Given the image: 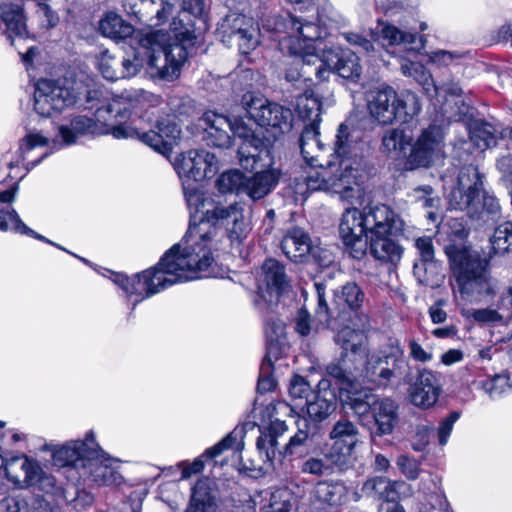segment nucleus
Segmentation results:
<instances>
[{
  "mask_svg": "<svg viewBox=\"0 0 512 512\" xmlns=\"http://www.w3.org/2000/svg\"><path fill=\"white\" fill-rule=\"evenodd\" d=\"M171 31L173 36L161 30L141 35L135 53L119 61V78L136 75L144 65V57L152 78L164 81L179 78L188 58V49L196 43V36L191 26L178 18H173Z\"/></svg>",
  "mask_w": 512,
  "mask_h": 512,
  "instance_id": "f03ea898",
  "label": "nucleus"
},
{
  "mask_svg": "<svg viewBox=\"0 0 512 512\" xmlns=\"http://www.w3.org/2000/svg\"><path fill=\"white\" fill-rule=\"evenodd\" d=\"M334 468L338 469V463L328 457V450L323 452V458L311 457L302 464V471L317 476L324 475Z\"/></svg>",
  "mask_w": 512,
  "mask_h": 512,
  "instance_id": "680f3d73",
  "label": "nucleus"
},
{
  "mask_svg": "<svg viewBox=\"0 0 512 512\" xmlns=\"http://www.w3.org/2000/svg\"><path fill=\"white\" fill-rule=\"evenodd\" d=\"M199 126L204 129V139L208 145L228 147L231 143L230 119L225 115L208 111L199 119Z\"/></svg>",
  "mask_w": 512,
  "mask_h": 512,
  "instance_id": "7c9ffc66",
  "label": "nucleus"
},
{
  "mask_svg": "<svg viewBox=\"0 0 512 512\" xmlns=\"http://www.w3.org/2000/svg\"><path fill=\"white\" fill-rule=\"evenodd\" d=\"M445 252L462 300L481 303L497 296V282L489 276L484 261L476 251L464 246L449 245Z\"/></svg>",
  "mask_w": 512,
  "mask_h": 512,
  "instance_id": "20e7f679",
  "label": "nucleus"
},
{
  "mask_svg": "<svg viewBox=\"0 0 512 512\" xmlns=\"http://www.w3.org/2000/svg\"><path fill=\"white\" fill-rule=\"evenodd\" d=\"M412 146V135L403 128L387 130L382 137V149L393 159L405 157L407 148Z\"/></svg>",
  "mask_w": 512,
  "mask_h": 512,
  "instance_id": "a19ab883",
  "label": "nucleus"
},
{
  "mask_svg": "<svg viewBox=\"0 0 512 512\" xmlns=\"http://www.w3.org/2000/svg\"><path fill=\"white\" fill-rule=\"evenodd\" d=\"M0 17L6 24L7 35L13 46L17 47V40L28 38L23 10L19 5L6 3L0 5Z\"/></svg>",
  "mask_w": 512,
  "mask_h": 512,
  "instance_id": "f704fd0d",
  "label": "nucleus"
},
{
  "mask_svg": "<svg viewBox=\"0 0 512 512\" xmlns=\"http://www.w3.org/2000/svg\"><path fill=\"white\" fill-rule=\"evenodd\" d=\"M363 334L349 325L337 331L335 341L350 357L357 358L362 354Z\"/></svg>",
  "mask_w": 512,
  "mask_h": 512,
  "instance_id": "6e6d98bb",
  "label": "nucleus"
},
{
  "mask_svg": "<svg viewBox=\"0 0 512 512\" xmlns=\"http://www.w3.org/2000/svg\"><path fill=\"white\" fill-rule=\"evenodd\" d=\"M336 409V396L330 389V382L322 379L317 389L307 395L305 411L313 422H322Z\"/></svg>",
  "mask_w": 512,
  "mask_h": 512,
  "instance_id": "cd10ccee",
  "label": "nucleus"
},
{
  "mask_svg": "<svg viewBox=\"0 0 512 512\" xmlns=\"http://www.w3.org/2000/svg\"><path fill=\"white\" fill-rule=\"evenodd\" d=\"M444 132L440 126L423 129L411 146L407 164L411 169L429 167L444 158Z\"/></svg>",
  "mask_w": 512,
  "mask_h": 512,
  "instance_id": "dca6fc26",
  "label": "nucleus"
},
{
  "mask_svg": "<svg viewBox=\"0 0 512 512\" xmlns=\"http://www.w3.org/2000/svg\"><path fill=\"white\" fill-rule=\"evenodd\" d=\"M367 230L370 235L402 232L404 222L387 205L365 208Z\"/></svg>",
  "mask_w": 512,
  "mask_h": 512,
  "instance_id": "c85d7f7f",
  "label": "nucleus"
},
{
  "mask_svg": "<svg viewBox=\"0 0 512 512\" xmlns=\"http://www.w3.org/2000/svg\"><path fill=\"white\" fill-rule=\"evenodd\" d=\"M230 131L242 139L238 156L244 169L252 170L263 152L268 154L265 139L256 129L249 126L242 118L230 119Z\"/></svg>",
  "mask_w": 512,
  "mask_h": 512,
  "instance_id": "6ab92c4d",
  "label": "nucleus"
},
{
  "mask_svg": "<svg viewBox=\"0 0 512 512\" xmlns=\"http://www.w3.org/2000/svg\"><path fill=\"white\" fill-rule=\"evenodd\" d=\"M314 286L318 302L316 314L321 322H326L328 325H332V320L343 324L352 322L365 298L363 291L355 282H348L341 287L340 291L335 292L334 307L330 310L325 298V285L316 282Z\"/></svg>",
  "mask_w": 512,
  "mask_h": 512,
  "instance_id": "6e6552de",
  "label": "nucleus"
},
{
  "mask_svg": "<svg viewBox=\"0 0 512 512\" xmlns=\"http://www.w3.org/2000/svg\"><path fill=\"white\" fill-rule=\"evenodd\" d=\"M187 508L200 512L215 510L216 501L208 479H200L192 488L191 501Z\"/></svg>",
  "mask_w": 512,
  "mask_h": 512,
  "instance_id": "3c124183",
  "label": "nucleus"
},
{
  "mask_svg": "<svg viewBox=\"0 0 512 512\" xmlns=\"http://www.w3.org/2000/svg\"><path fill=\"white\" fill-rule=\"evenodd\" d=\"M280 175V171L273 168L246 177L244 194L253 200L264 198L277 186Z\"/></svg>",
  "mask_w": 512,
  "mask_h": 512,
  "instance_id": "c9c22d12",
  "label": "nucleus"
},
{
  "mask_svg": "<svg viewBox=\"0 0 512 512\" xmlns=\"http://www.w3.org/2000/svg\"><path fill=\"white\" fill-rule=\"evenodd\" d=\"M281 248L284 254L295 262L302 261L308 255L321 265H327L332 261L330 253L318 246H313L307 233L298 227L287 231L281 241Z\"/></svg>",
  "mask_w": 512,
  "mask_h": 512,
  "instance_id": "412c9836",
  "label": "nucleus"
},
{
  "mask_svg": "<svg viewBox=\"0 0 512 512\" xmlns=\"http://www.w3.org/2000/svg\"><path fill=\"white\" fill-rule=\"evenodd\" d=\"M118 463V459L108 455L97 444L88 449V461L83 464L80 477L96 487L119 486L124 479L118 470Z\"/></svg>",
  "mask_w": 512,
  "mask_h": 512,
  "instance_id": "4468645a",
  "label": "nucleus"
},
{
  "mask_svg": "<svg viewBox=\"0 0 512 512\" xmlns=\"http://www.w3.org/2000/svg\"><path fill=\"white\" fill-rule=\"evenodd\" d=\"M396 121L403 123L413 120L421 111L419 97L410 90L397 93V105H395Z\"/></svg>",
  "mask_w": 512,
  "mask_h": 512,
  "instance_id": "864d4df0",
  "label": "nucleus"
},
{
  "mask_svg": "<svg viewBox=\"0 0 512 512\" xmlns=\"http://www.w3.org/2000/svg\"><path fill=\"white\" fill-rule=\"evenodd\" d=\"M98 69L104 78L116 81L119 78V61L108 51H103L98 58Z\"/></svg>",
  "mask_w": 512,
  "mask_h": 512,
  "instance_id": "338daca9",
  "label": "nucleus"
},
{
  "mask_svg": "<svg viewBox=\"0 0 512 512\" xmlns=\"http://www.w3.org/2000/svg\"><path fill=\"white\" fill-rule=\"evenodd\" d=\"M441 384L436 373L428 369L418 372L417 378L409 389L411 402L421 408H430L438 400Z\"/></svg>",
  "mask_w": 512,
  "mask_h": 512,
  "instance_id": "bb28decb",
  "label": "nucleus"
},
{
  "mask_svg": "<svg viewBox=\"0 0 512 512\" xmlns=\"http://www.w3.org/2000/svg\"><path fill=\"white\" fill-rule=\"evenodd\" d=\"M344 406L353 411L358 420L364 425L377 398L370 389L360 387L358 381L340 393Z\"/></svg>",
  "mask_w": 512,
  "mask_h": 512,
  "instance_id": "2f4dec72",
  "label": "nucleus"
},
{
  "mask_svg": "<svg viewBox=\"0 0 512 512\" xmlns=\"http://www.w3.org/2000/svg\"><path fill=\"white\" fill-rule=\"evenodd\" d=\"M507 135L512 140V129L499 131L489 123H476L470 131V139L472 143L484 151L498 144L500 140H504Z\"/></svg>",
  "mask_w": 512,
  "mask_h": 512,
  "instance_id": "ea45409f",
  "label": "nucleus"
},
{
  "mask_svg": "<svg viewBox=\"0 0 512 512\" xmlns=\"http://www.w3.org/2000/svg\"><path fill=\"white\" fill-rule=\"evenodd\" d=\"M181 130L175 122V117L167 116L159 119L156 130L140 132L134 138H139L143 143L161 154H167L172 146L180 139Z\"/></svg>",
  "mask_w": 512,
  "mask_h": 512,
  "instance_id": "b1692460",
  "label": "nucleus"
},
{
  "mask_svg": "<svg viewBox=\"0 0 512 512\" xmlns=\"http://www.w3.org/2000/svg\"><path fill=\"white\" fill-rule=\"evenodd\" d=\"M490 242L496 254L512 252V221H507L497 226L490 238Z\"/></svg>",
  "mask_w": 512,
  "mask_h": 512,
  "instance_id": "052dcab7",
  "label": "nucleus"
},
{
  "mask_svg": "<svg viewBox=\"0 0 512 512\" xmlns=\"http://www.w3.org/2000/svg\"><path fill=\"white\" fill-rule=\"evenodd\" d=\"M393 233L370 235V253L382 262L397 263L402 256V248L390 236Z\"/></svg>",
  "mask_w": 512,
  "mask_h": 512,
  "instance_id": "4c0bfd02",
  "label": "nucleus"
},
{
  "mask_svg": "<svg viewBox=\"0 0 512 512\" xmlns=\"http://www.w3.org/2000/svg\"><path fill=\"white\" fill-rule=\"evenodd\" d=\"M242 104L250 119L271 132L274 139L292 129L293 113L289 108L251 92L243 95Z\"/></svg>",
  "mask_w": 512,
  "mask_h": 512,
  "instance_id": "1a4fd4ad",
  "label": "nucleus"
},
{
  "mask_svg": "<svg viewBox=\"0 0 512 512\" xmlns=\"http://www.w3.org/2000/svg\"><path fill=\"white\" fill-rule=\"evenodd\" d=\"M266 354L265 356L278 360L286 346L285 324L279 319L268 320L265 324Z\"/></svg>",
  "mask_w": 512,
  "mask_h": 512,
  "instance_id": "79ce46f5",
  "label": "nucleus"
},
{
  "mask_svg": "<svg viewBox=\"0 0 512 512\" xmlns=\"http://www.w3.org/2000/svg\"><path fill=\"white\" fill-rule=\"evenodd\" d=\"M419 251L421 263L414 265V274L418 281L426 286L433 287L440 281V266L434 261V247L430 237H420L415 241Z\"/></svg>",
  "mask_w": 512,
  "mask_h": 512,
  "instance_id": "c756f323",
  "label": "nucleus"
},
{
  "mask_svg": "<svg viewBox=\"0 0 512 512\" xmlns=\"http://www.w3.org/2000/svg\"><path fill=\"white\" fill-rule=\"evenodd\" d=\"M349 128L341 124L335 140V153L343 159L338 163L328 162L326 166L314 162L305 169L304 183L310 191H324L338 194L342 200L353 205L364 203L365 191L352 167L348 154Z\"/></svg>",
  "mask_w": 512,
  "mask_h": 512,
  "instance_id": "7ed1b4c3",
  "label": "nucleus"
},
{
  "mask_svg": "<svg viewBox=\"0 0 512 512\" xmlns=\"http://www.w3.org/2000/svg\"><path fill=\"white\" fill-rule=\"evenodd\" d=\"M401 72L405 76L414 78L420 85H422L428 96L432 97L433 93H437L438 87L434 84L432 75L422 64L404 60L401 63Z\"/></svg>",
  "mask_w": 512,
  "mask_h": 512,
  "instance_id": "13d9d810",
  "label": "nucleus"
},
{
  "mask_svg": "<svg viewBox=\"0 0 512 512\" xmlns=\"http://www.w3.org/2000/svg\"><path fill=\"white\" fill-rule=\"evenodd\" d=\"M48 144V139L44 137L40 133H28L23 139H21L19 143V148L17 150V159L15 161H11L9 163V168H13L14 166H19L23 163L25 169L28 171L46 156V154L42 155L35 161L25 162L28 158V154L37 147H44Z\"/></svg>",
  "mask_w": 512,
  "mask_h": 512,
  "instance_id": "49530a36",
  "label": "nucleus"
},
{
  "mask_svg": "<svg viewBox=\"0 0 512 512\" xmlns=\"http://www.w3.org/2000/svg\"><path fill=\"white\" fill-rule=\"evenodd\" d=\"M266 410L274 419H271L267 430L261 433L257 439L256 445L261 453H265L267 460L272 461L277 453L279 455L282 454L278 439L288 431V426L285 421L280 420L277 416L280 414L292 415L294 410L285 401H278L275 404H271L266 407Z\"/></svg>",
  "mask_w": 512,
  "mask_h": 512,
  "instance_id": "aec40b11",
  "label": "nucleus"
},
{
  "mask_svg": "<svg viewBox=\"0 0 512 512\" xmlns=\"http://www.w3.org/2000/svg\"><path fill=\"white\" fill-rule=\"evenodd\" d=\"M357 360V358L350 357L349 354H345L342 356L340 361L330 363L327 368V374L334 378L338 385L340 393L347 389L349 386L351 387L356 381H358V368H355L352 371L350 363H353Z\"/></svg>",
  "mask_w": 512,
  "mask_h": 512,
  "instance_id": "a18cd8bd",
  "label": "nucleus"
},
{
  "mask_svg": "<svg viewBox=\"0 0 512 512\" xmlns=\"http://www.w3.org/2000/svg\"><path fill=\"white\" fill-rule=\"evenodd\" d=\"M206 221L191 224L182 240L174 244L156 266L128 277L112 273V281L128 296H136L133 309L140 301L172 285L202 277L214 261L216 226L223 227L231 237L239 238L246 230L243 206L237 202L215 201L207 211Z\"/></svg>",
  "mask_w": 512,
  "mask_h": 512,
  "instance_id": "f257e3e1",
  "label": "nucleus"
},
{
  "mask_svg": "<svg viewBox=\"0 0 512 512\" xmlns=\"http://www.w3.org/2000/svg\"><path fill=\"white\" fill-rule=\"evenodd\" d=\"M274 361H276L274 358L265 356L261 363L257 384V389L260 393L270 392L274 390L276 386V381L272 376Z\"/></svg>",
  "mask_w": 512,
  "mask_h": 512,
  "instance_id": "774afa93",
  "label": "nucleus"
},
{
  "mask_svg": "<svg viewBox=\"0 0 512 512\" xmlns=\"http://www.w3.org/2000/svg\"><path fill=\"white\" fill-rule=\"evenodd\" d=\"M294 506V496L287 488L277 489L270 494L269 511L291 512Z\"/></svg>",
  "mask_w": 512,
  "mask_h": 512,
  "instance_id": "e2e57ef3",
  "label": "nucleus"
},
{
  "mask_svg": "<svg viewBox=\"0 0 512 512\" xmlns=\"http://www.w3.org/2000/svg\"><path fill=\"white\" fill-rule=\"evenodd\" d=\"M371 415L378 436L389 435L398 422V405L391 398L377 399L372 406Z\"/></svg>",
  "mask_w": 512,
  "mask_h": 512,
  "instance_id": "473e14b6",
  "label": "nucleus"
},
{
  "mask_svg": "<svg viewBox=\"0 0 512 512\" xmlns=\"http://www.w3.org/2000/svg\"><path fill=\"white\" fill-rule=\"evenodd\" d=\"M0 230L8 231L12 230L20 234H25L32 236L36 239L45 241L58 247L59 249H63L61 246L53 243L52 241L46 239L44 236L37 234L31 228H29L19 217L17 212L12 209L11 211L0 210Z\"/></svg>",
  "mask_w": 512,
  "mask_h": 512,
  "instance_id": "5fc2aeb1",
  "label": "nucleus"
},
{
  "mask_svg": "<svg viewBox=\"0 0 512 512\" xmlns=\"http://www.w3.org/2000/svg\"><path fill=\"white\" fill-rule=\"evenodd\" d=\"M295 423L297 431L283 446L281 454L283 456L301 454L314 443V438L317 434V426L311 424L305 417H298Z\"/></svg>",
  "mask_w": 512,
  "mask_h": 512,
  "instance_id": "e433bc0d",
  "label": "nucleus"
},
{
  "mask_svg": "<svg viewBox=\"0 0 512 512\" xmlns=\"http://www.w3.org/2000/svg\"><path fill=\"white\" fill-rule=\"evenodd\" d=\"M358 378L375 387H388L391 383L411 380V366L398 340L389 341L367 355L358 369Z\"/></svg>",
  "mask_w": 512,
  "mask_h": 512,
  "instance_id": "423d86ee",
  "label": "nucleus"
},
{
  "mask_svg": "<svg viewBox=\"0 0 512 512\" xmlns=\"http://www.w3.org/2000/svg\"><path fill=\"white\" fill-rule=\"evenodd\" d=\"M78 94L68 79H41L34 91V110L41 117H52L73 106Z\"/></svg>",
  "mask_w": 512,
  "mask_h": 512,
  "instance_id": "9d476101",
  "label": "nucleus"
},
{
  "mask_svg": "<svg viewBox=\"0 0 512 512\" xmlns=\"http://www.w3.org/2000/svg\"><path fill=\"white\" fill-rule=\"evenodd\" d=\"M358 428L349 420L337 421L330 433L332 444L327 447L328 457L338 463L339 470H346L355 462L354 449L359 442Z\"/></svg>",
  "mask_w": 512,
  "mask_h": 512,
  "instance_id": "f3484780",
  "label": "nucleus"
},
{
  "mask_svg": "<svg viewBox=\"0 0 512 512\" xmlns=\"http://www.w3.org/2000/svg\"><path fill=\"white\" fill-rule=\"evenodd\" d=\"M97 442L92 431L88 432L84 440L67 442L53 452V461L56 465L72 466L83 471V464L88 461V449L96 447Z\"/></svg>",
  "mask_w": 512,
  "mask_h": 512,
  "instance_id": "393cba45",
  "label": "nucleus"
},
{
  "mask_svg": "<svg viewBox=\"0 0 512 512\" xmlns=\"http://www.w3.org/2000/svg\"><path fill=\"white\" fill-rule=\"evenodd\" d=\"M288 287V279L282 263L267 259L262 265L258 289L261 297L268 302L277 299Z\"/></svg>",
  "mask_w": 512,
  "mask_h": 512,
  "instance_id": "a878e982",
  "label": "nucleus"
},
{
  "mask_svg": "<svg viewBox=\"0 0 512 512\" xmlns=\"http://www.w3.org/2000/svg\"><path fill=\"white\" fill-rule=\"evenodd\" d=\"M367 110L371 118L380 125H391L396 121L397 92L389 85L376 87L366 94Z\"/></svg>",
  "mask_w": 512,
  "mask_h": 512,
  "instance_id": "5701e85b",
  "label": "nucleus"
},
{
  "mask_svg": "<svg viewBox=\"0 0 512 512\" xmlns=\"http://www.w3.org/2000/svg\"><path fill=\"white\" fill-rule=\"evenodd\" d=\"M482 388L491 399H499L511 390L510 377L504 374L495 375L493 378L484 381Z\"/></svg>",
  "mask_w": 512,
  "mask_h": 512,
  "instance_id": "0e129e2a",
  "label": "nucleus"
},
{
  "mask_svg": "<svg viewBox=\"0 0 512 512\" xmlns=\"http://www.w3.org/2000/svg\"><path fill=\"white\" fill-rule=\"evenodd\" d=\"M362 493L379 500L392 502L396 500L394 484L386 477H373L362 486Z\"/></svg>",
  "mask_w": 512,
  "mask_h": 512,
  "instance_id": "4d7b16f0",
  "label": "nucleus"
},
{
  "mask_svg": "<svg viewBox=\"0 0 512 512\" xmlns=\"http://www.w3.org/2000/svg\"><path fill=\"white\" fill-rule=\"evenodd\" d=\"M345 498L346 489L342 484L321 482L315 488L313 505L319 509L323 508L322 505L339 506Z\"/></svg>",
  "mask_w": 512,
  "mask_h": 512,
  "instance_id": "de8ad7c7",
  "label": "nucleus"
},
{
  "mask_svg": "<svg viewBox=\"0 0 512 512\" xmlns=\"http://www.w3.org/2000/svg\"><path fill=\"white\" fill-rule=\"evenodd\" d=\"M99 31L107 38L122 40L134 33V27L116 13L108 12L99 21Z\"/></svg>",
  "mask_w": 512,
  "mask_h": 512,
  "instance_id": "c03bdc74",
  "label": "nucleus"
},
{
  "mask_svg": "<svg viewBox=\"0 0 512 512\" xmlns=\"http://www.w3.org/2000/svg\"><path fill=\"white\" fill-rule=\"evenodd\" d=\"M132 104L125 96L114 97L109 103L98 108L95 112V122L102 128V133L110 132L115 138H134L139 130L122 121L130 116Z\"/></svg>",
  "mask_w": 512,
  "mask_h": 512,
  "instance_id": "2eb2a0df",
  "label": "nucleus"
},
{
  "mask_svg": "<svg viewBox=\"0 0 512 512\" xmlns=\"http://www.w3.org/2000/svg\"><path fill=\"white\" fill-rule=\"evenodd\" d=\"M496 301L492 306L486 308L472 309L469 316L478 324L481 325H503L505 324L504 310V296L497 295Z\"/></svg>",
  "mask_w": 512,
  "mask_h": 512,
  "instance_id": "603ef678",
  "label": "nucleus"
},
{
  "mask_svg": "<svg viewBox=\"0 0 512 512\" xmlns=\"http://www.w3.org/2000/svg\"><path fill=\"white\" fill-rule=\"evenodd\" d=\"M339 232L341 238L348 239L352 236L366 235L368 230L365 212H361L357 208H347L342 214Z\"/></svg>",
  "mask_w": 512,
  "mask_h": 512,
  "instance_id": "8fccbe9b",
  "label": "nucleus"
},
{
  "mask_svg": "<svg viewBox=\"0 0 512 512\" xmlns=\"http://www.w3.org/2000/svg\"><path fill=\"white\" fill-rule=\"evenodd\" d=\"M246 176L239 170H229L222 173L217 181V189L221 193H244Z\"/></svg>",
  "mask_w": 512,
  "mask_h": 512,
  "instance_id": "bf43d9fd",
  "label": "nucleus"
},
{
  "mask_svg": "<svg viewBox=\"0 0 512 512\" xmlns=\"http://www.w3.org/2000/svg\"><path fill=\"white\" fill-rule=\"evenodd\" d=\"M218 33L223 43L236 44L242 54H249L260 44V29L255 21L243 14L231 13L221 22Z\"/></svg>",
  "mask_w": 512,
  "mask_h": 512,
  "instance_id": "f8f14e48",
  "label": "nucleus"
},
{
  "mask_svg": "<svg viewBox=\"0 0 512 512\" xmlns=\"http://www.w3.org/2000/svg\"><path fill=\"white\" fill-rule=\"evenodd\" d=\"M319 125H306L300 137L301 154L307 164L319 162L324 145L319 138Z\"/></svg>",
  "mask_w": 512,
  "mask_h": 512,
  "instance_id": "37998d69",
  "label": "nucleus"
},
{
  "mask_svg": "<svg viewBox=\"0 0 512 512\" xmlns=\"http://www.w3.org/2000/svg\"><path fill=\"white\" fill-rule=\"evenodd\" d=\"M321 102L313 90H306L296 99V112L307 121V125H319L321 122Z\"/></svg>",
  "mask_w": 512,
  "mask_h": 512,
  "instance_id": "09e8293b",
  "label": "nucleus"
},
{
  "mask_svg": "<svg viewBox=\"0 0 512 512\" xmlns=\"http://www.w3.org/2000/svg\"><path fill=\"white\" fill-rule=\"evenodd\" d=\"M5 475L16 488H35L45 493H53L56 479L43 470L40 463L24 454L5 460Z\"/></svg>",
  "mask_w": 512,
  "mask_h": 512,
  "instance_id": "9b49d317",
  "label": "nucleus"
},
{
  "mask_svg": "<svg viewBox=\"0 0 512 512\" xmlns=\"http://www.w3.org/2000/svg\"><path fill=\"white\" fill-rule=\"evenodd\" d=\"M306 66L302 68L300 77L304 80H311L314 75L319 81L326 80L332 71L344 79L356 80L362 73L359 57L355 52L346 51H325L322 56L308 53L304 58Z\"/></svg>",
  "mask_w": 512,
  "mask_h": 512,
  "instance_id": "0eeeda50",
  "label": "nucleus"
},
{
  "mask_svg": "<svg viewBox=\"0 0 512 512\" xmlns=\"http://www.w3.org/2000/svg\"><path fill=\"white\" fill-rule=\"evenodd\" d=\"M292 29L295 33L281 40L280 44L283 49H288L291 54L297 57L294 63L299 69L297 75H294L293 72L286 74L288 81H297L301 78L302 68L306 66L304 61L306 55L308 53L317 54L316 43L322 37V30L312 22L302 23L298 20H292Z\"/></svg>",
  "mask_w": 512,
  "mask_h": 512,
  "instance_id": "ddd939ff",
  "label": "nucleus"
},
{
  "mask_svg": "<svg viewBox=\"0 0 512 512\" xmlns=\"http://www.w3.org/2000/svg\"><path fill=\"white\" fill-rule=\"evenodd\" d=\"M252 425L246 423L244 426L235 427L229 434H227L221 441L214 446L206 449L204 453L193 460V462H181L178 467L181 469V479H189L193 475L200 473L204 468L203 458L213 459L221 455L226 450H233L240 452L244 447V434L245 427Z\"/></svg>",
  "mask_w": 512,
  "mask_h": 512,
  "instance_id": "4be33fe9",
  "label": "nucleus"
},
{
  "mask_svg": "<svg viewBox=\"0 0 512 512\" xmlns=\"http://www.w3.org/2000/svg\"><path fill=\"white\" fill-rule=\"evenodd\" d=\"M218 168L216 156L203 149L181 153L174 162V169L182 182H200L212 178Z\"/></svg>",
  "mask_w": 512,
  "mask_h": 512,
  "instance_id": "a211bd4d",
  "label": "nucleus"
},
{
  "mask_svg": "<svg viewBox=\"0 0 512 512\" xmlns=\"http://www.w3.org/2000/svg\"><path fill=\"white\" fill-rule=\"evenodd\" d=\"M58 133L65 145H71L77 141L79 136L102 133V128L98 127L92 118L76 116L69 124L61 125Z\"/></svg>",
  "mask_w": 512,
  "mask_h": 512,
  "instance_id": "58836bf2",
  "label": "nucleus"
},
{
  "mask_svg": "<svg viewBox=\"0 0 512 512\" xmlns=\"http://www.w3.org/2000/svg\"><path fill=\"white\" fill-rule=\"evenodd\" d=\"M184 196L190 211V224H199L200 221H206L207 211L212 209L216 200L206 197L197 187L192 186L190 182H182Z\"/></svg>",
  "mask_w": 512,
  "mask_h": 512,
  "instance_id": "72a5a7b5",
  "label": "nucleus"
},
{
  "mask_svg": "<svg viewBox=\"0 0 512 512\" xmlns=\"http://www.w3.org/2000/svg\"><path fill=\"white\" fill-rule=\"evenodd\" d=\"M452 209L465 210L470 218L483 223L501 219V205L492 194L483 191L482 176L475 166L463 167L457 179V186L448 196Z\"/></svg>",
  "mask_w": 512,
  "mask_h": 512,
  "instance_id": "39448f33",
  "label": "nucleus"
},
{
  "mask_svg": "<svg viewBox=\"0 0 512 512\" xmlns=\"http://www.w3.org/2000/svg\"><path fill=\"white\" fill-rule=\"evenodd\" d=\"M381 37L388 42L390 45L400 44H414L417 39V35L413 33H405L399 30L397 27L389 24H382Z\"/></svg>",
  "mask_w": 512,
  "mask_h": 512,
  "instance_id": "69168bd1",
  "label": "nucleus"
}]
</instances>
